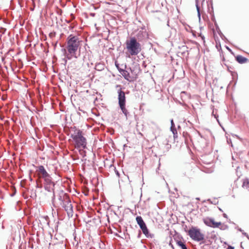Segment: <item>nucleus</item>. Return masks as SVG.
I'll return each mask as SVG.
<instances>
[{"instance_id":"10","label":"nucleus","mask_w":249,"mask_h":249,"mask_svg":"<svg viewBox=\"0 0 249 249\" xmlns=\"http://www.w3.org/2000/svg\"><path fill=\"white\" fill-rule=\"evenodd\" d=\"M236 60L240 64L245 63L248 61V59L242 55H237L235 57Z\"/></svg>"},{"instance_id":"29","label":"nucleus","mask_w":249,"mask_h":249,"mask_svg":"<svg viewBox=\"0 0 249 249\" xmlns=\"http://www.w3.org/2000/svg\"><path fill=\"white\" fill-rule=\"evenodd\" d=\"M116 87H121V86H120V85H117L116 86Z\"/></svg>"},{"instance_id":"2","label":"nucleus","mask_w":249,"mask_h":249,"mask_svg":"<svg viewBox=\"0 0 249 249\" xmlns=\"http://www.w3.org/2000/svg\"><path fill=\"white\" fill-rule=\"evenodd\" d=\"M37 172L39 177L43 178L44 180L46 185L45 187V190L49 192L53 190L55 183L52 181V177L48 173L44 167L43 165H39L38 167Z\"/></svg>"},{"instance_id":"21","label":"nucleus","mask_w":249,"mask_h":249,"mask_svg":"<svg viewBox=\"0 0 249 249\" xmlns=\"http://www.w3.org/2000/svg\"><path fill=\"white\" fill-rule=\"evenodd\" d=\"M67 59H68L65 55V58L63 59V61L64 62L65 64H67Z\"/></svg>"},{"instance_id":"24","label":"nucleus","mask_w":249,"mask_h":249,"mask_svg":"<svg viewBox=\"0 0 249 249\" xmlns=\"http://www.w3.org/2000/svg\"><path fill=\"white\" fill-rule=\"evenodd\" d=\"M228 249H234V248L232 246H229L228 247Z\"/></svg>"},{"instance_id":"22","label":"nucleus","mask_w":249,"mask_h":249,"mask_svg":"<svg viewBox=\"0 0 249 249\" xmlns=\"http://www.w3.org/2000/svg\"><path fill=\"white\" fill-rule=\"evenodd\" d=\"M58 199L61 201V203H62V201L63 199V197H62L61 196H59Z\"/></svg>"},{"instance_id":"17","label":"nucleus","mask_w":249,"mask_h":249,"mask_svg":"<svg viewBox=\"0 0 249 249\" xmlns=\"http://www.w3.org/2000/svg\"><path fill=\"white\" fill-rule=\"evenodd\" d=\"M196 9H197V16H198L199 20H200V12L199 7L197 2L196 3Z\"/></svg>"},{"instance_id":"32","label":"nucleus","mask_w":249,"mask_h":249,"mask_svg":"<svg viewBox=\"0 0 249 249\" xmlns=\"http://www.w3.org/2000/svg\"><path fill=\"white\" fill-rule=\"evenodd\" d=\"M99 66H100V64H98V65H97L96 66L98 67Z\"/></svg>"},{"instance_id":"33","label":"nucleus","mask_w":249,"mask_h":249,"mask_svg":"<svg viewBox=\"0 0 249 249\" xmlns=\"http://www.w3.org/2000/svg\"><path fill=\"white\" fill-rule=\"evenodd\" d=\"M247 237L249 240V236H248V237Z\"/></svg>"},{"instance_id":"30","label":"nucleus","mask_w":249,"mask_h":249,"mask_svg":"<svg viewBox=\"0 0 249 249\" xmlns=\"http://www.w3.org/2000/svg\"><path fill=\"white\" fill-rule=\"evenodd\" d=\"M202 39L203 40H204V36H202Z\"/></svg>"},{"instance_id":"3","label":"nucleus","mask_w":249,"mask_h":249,"mask_svg":"<svg viewBox=\"0 0 249 249\" xmlns=\"http://www.w3.org/2000/svg\"><path fill=\"white\" fill-rule=\"evenodd\" d=\"M73 132L71 134V138L74 141L76 148L85 149L87 148V140L82 135V132L75 127L73 128Z\"/></svg>"},{"instance_id":"5","label":"nucleus","mask_w":249,"mask_h":249,"mask_svg":"<svg viewBox=\"0 0 249 249\" xmlns=\"http://www.w3.org/2000/svg\"><path fill=\"white\" fill-rule=\"evenodd\" d=\"M61 205L67 212L68 216L69 218L72 217L73 215V206L70 197L66 194H64L62 203H61Z\"/></svg>"},{"instance_id":"19","label":"nucleus","mask_w":249,"mask_h":249,"mask_svg":"<svg viewBox=\"0 0 249 249\" xmlns=\"http://www.w3.org/2000/svg\"><path fill=\"white\" fill-rule=\"evenodd\" d=\"M219 226H220V227H219L218 228H220V230H226V229H228L229 227L227 226V225H222V224L221 223V225H220Z\"/></svg>"},{"instance_id":"9","label":"nucleus","mask_w":249,"mask_h":249,"mask_svg":"<svg viewBox=\"0 0 249 249\" xmlns=\"http://www.w3.org/2000/svg\"><path fill=\"white\" fill-rule=\"evenodd\" d=\"M140 228L142 230L143 233L145 235V236L147 238H153L154 237V234L150 233L149 232V231L146 227V224L143 225L142 226L140 227Z\"/></svg>"},{"instance_id":"14","label":"nucleus","mask_w":249,"mask_h":249,"mask_svg":"<svg viewBox=\"0 0 249 249\" xmlns=\"http://www.w3.org/2000/svg\"><path fill=\"white\" fill-rule=\"evenodd\" d=\"M177 244L178 246H179L181 249H187V248L184 243L182 242L181 241H178L177 242Z\"/></svg>"},{"instance_id":"23","label":"nucleus","mask_w":249,"mask_h":249,"mask_svg":"<svg viewBox=\"0 0 249 249\" xmlns=\"http://www.w3.org/2000/svg\"><path fill=\"white\" fill-rule=\"evenodd\" d=\"M242 233V234H243L244 235H245V236H246V237H248V236H249V235H248V234L246 232H244V231H243Z\"/></svg>"},{"instance_id":"6","label":"nucleus","mask_w":249,"mask_h":249,"mask_svg":"<svg viewBox=\"0 0 249 249\" xmlns=\"http://www.w3.org/2000/svg\"><path fill=\"white\" fill-rule=\"evenodd\" d=\"M118 103L120 108L127 119L129 115V113L125 108L126 100L124 92L122 91L121 88H120L118 90Z\"/></svg>"},{"instance_id":"28","label":"nucleus","mask_w":249,"mask_h":249,"mask_svg":"<svg viewBox=\"0 0 249 249\" xmlns=\"http://www.w3.org/2000/svg\"><path fill=\"white\" fill-rule=\"evenodd\" d=\"M226 48L230 51V52H231V50L228 47H227Z\"/></svg>"},{"instance_id":"25","label":"nucleus","mask_w":249,"mask_h":249,"mask_svg":"<svg viewBox=\"0 0 249 249\" xmlns=\"http://www.w3.org/2000/svg\"><path fill=\"white\" fill-rule=\"evenodd\" d=\"M237 230H238V231H240V232H242L243 231L242 230V229H241V228H238L237 229Z\"/></svg>"},{"instance_id":"18","label":"nucleus","mask_w":249,"mask_h":249,"mask_svg":"<svg viewBox=\"0 0 249 249\" xmlns=\"http://www.w3.org/2000/svg\"><path fill=\"white\" fill-rule=\"evenodd\" d=\"M146 36V33L145 32L140 31L138 34V37H140L141 36Z\"/></svg>"},{"instance_id":"7","label":"nucleus","mask_w":249,"mask_h":249,"mask_svg":"<svg viewBox=\"0 0 249 249\" xmlns=\"http://www.w3.org/2000/svg\"><path fill=\"white\" fill-rule=\"evenodd\" d=\"M188 234L194 241L199 242L204 239V234L201 232L200 229L192 227L188 231Z\"/></svg>"},{"instance_id":"34","label":"nucleus","mask_w":249,"mask_h":249,"mask_svg":"<svg viewBox=\"0 0 249 249\" xmlns=\"http://www.w3.org/2000/svg\"><path fill=\"white\" fill-rule=\"evenodd\" d=\"M30 180L32 181V179L30 178Z\"/></svg>"},{"instance_id":"4","label":"nucleus","mask_w":249,"mask_h":249,"mask_svg":"<svg viewBox=\"0 0 249 249\" xmlns=\"http://www.w3.org/2000/svg\"><path fill=\"white\" fill-rule=\"evenodd\" d=\"M125 44L126 49L132 56L137 55L142 50L140 43L137 41L135 37H131L129 40H127Z\"/></svg>"},{"instance_id":"31","label":"nucleus","mask_w":249,"mask_h":249,"mask_svg":"<svg viewBox=\"0 0 249 249\" xmlns=\"http://www.w3.org/2000/svg\"><path fill=\"white\" fill-rule=\"evenodd\" d=\"M196 199H197V200H199V198L197 197V198H196Z\"/></svg>"},{"instance_id":"1","label":"nucleus","mask_w":249,"mask_h":249,"mask_svg":"<svg viewBox=\"0 0 249 249\" xmlns=\"http://www.w3.org/2000/svg\"><path fill=\"white\" fill-rule=\"evenodd\" d=\"M80 42L81 41L77 36L70 35L68 37L66 49H63L62 50L68 60L72 58L77 59L80 56V52L77 53V51L80 49Z\"/></svg>"},{"instance_id":"26","label":"nucleus","mask_w":249,"mask_h":249,"mask_svg":"<svg viewBox=\"0 0 249 249\" xmlns=\"http://www.w3.org/2000/svg\"><path fill=\"white\" fill-rule=\"evenodd\" d=\"M115 172H116V174L117 175V176L119 177L120 174L119 173V172L118 171H116Z\"/></svg>"},{"instance_id":"27","label":"nucleus","mask_w":249,"mask_h":249,"mask_svg":"<svg viewBox=\"0 0 249 249\" xmlns=\"http://www.w3.org/2000/svg\"><path fill=\"white\" fill-rule=\"evenodd\" d=\"M223 216L225 218H227V215L226 213H223Z\"/></svg>"},{"instance_id":"12","label":"nucleus","mask_w":249,"mask_h":249,"mask_svg":"<svg viewBox=\"0 0 249 249\" xmlns=\"http://www.w3.org/2000/svg\"><path fill=\"white\" fill-rule=\"evenodd\" d=\"M120 72L125 78V79L127 80H129L130 76L129 73L127 71L124 70H122L121 71H120Z\"/></svg>"},{"instance_id":"11","label":"nucleus","mask_w":249,"mask_h":249,"mask_svg":"<svg viewBox=\"0 0 249 249\" xmlns=\"http://www.w3.org/2000/svg\"><path fill=\"white\" fill-rule=\"evenodd\" d=\"M170 130L172 132L173 135H174V137L175 138L176 136H177V130L175 127V125L174 124V121H173V120L172 119L171 120V127H170Z\"/></svg>"},{"instance_id":"16","label":"nucleus","mask_w":249,"mask_h":249,"mask_svg":"<svg viewBox=\"0 0 249 249\" xmlns=\"http://www.w3.org/2000/svg\"><path fill=\"white\" fill-rule=\"evenodd\" d=\"M78 149H79L80 154L83 157H85L86 156V151L84 150L85 149H83V148H78Z\"/></svg>"},{"instance_id":"20","label":"nucleus","mask_w":249,"mask_h":249,"mask_svg":"<svg viewBox=\"0 0 249 249\" xmlns=\"http://www.w3.org/2000/svg\"><path fill=\"white\" fill-rule=\"evenodd\" d=\"M6 29L4 28H1L0 32H1L2 34H4L6 31Z\"/></svg>"},{"instance_id":"13","label":"nucleus","mask_w":249,"mask_h":249,"mask_svg":"<svg viewBox=\"0 0 249 249\" xmlns=\"http://www.w3.org/2000/svg\"><path fill=\"white\" fill-rule=\"evenodd\" d=\"M136 220L140 227L145 224V222L141 216H137L136 218Z\"/></svg>"},{"instance_id":"8","label":"nucleus","mask_w":249,"mask_h":249,"mask_svg":"<svg viewBox=\"0 0 249 249\" xmlns=\"http://www.w3.org/2000/svg\"><path fill=\"white\" fill-rule=\"evenodd\" d=\"M203 222L207 226L215 228H218L221 225L220 222H215L214 219L210 217H206L203 218Z\"/></svg>"},{"instance_id":"15","label":"nucleus","mask_w":249,"mask_h":249,"mask_svg":"<svg viewBox=\"0 0 249 249\" xmlns=\"http://www.w3.org/2000/svg\"><path fill=\"white\" fill-rule=\"evenodd\" d=\"M242 187L249 191V180L248 179L244 181Z\"/></svg>"}]
</instances>
